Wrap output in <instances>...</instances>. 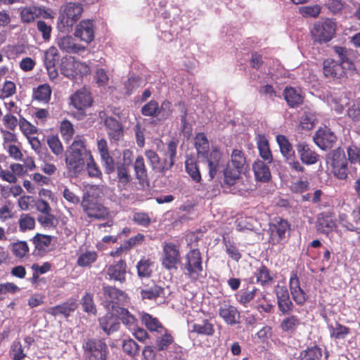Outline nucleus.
<instances>
[{
	"label": "nucleus",
	"mask_w": 360,
	"mask_h": 360,
	"mask_svg": "<svg viewBox=\"0 0 360 360\" xmlns=\"http://www.w3.org/2000/svg\"><path fill=\"white\" fill-rule=\"evenodd\" d=\"M115 311L118 319L122 321L124 325L129 330L134 329L136 326V319L127 309L123 307H118Z\"/></svg>",
	"instance_id": "58836bf2"
},
{
	"label": "nucleus",
	"mask_w": 360,
	"mask_h": 360,
	"mask_svg": "<svg viewBox=\"0 0 360 360\" xmlns=\"http://www.w3.org/2000/svg\"><path fill=\"white\" fill-rule=\"evenodd\" d=\"M103 291L102 303L108 311H115L118 307H121L120 304L127 301V295L115 287L103 285Z\"/></svg>",
	"instance_id": "0eeeda50"
},
{
	"label": "nucleus",
	"mask_w": 360,
	"mask_h": 360,
	"mask_svg": "<svg viewBox=\"0 0 360 360\" xmlns=\"http://www.w3.org/2000/svg\"><path fill=\"white\" fill-rule=\"evenodd\" d=\"M302 323L301 319L296 315H288L281 322L280 327L283 332L293 333Z\"/></svg>",
	"instance_id": "473e14b6"
},
{
	"label": "nucleus",
	"mask_w": 360,
	"mask_h": 360,
	"mask_svg": "<svg viewBox=\"0 0 360 360\" xmlns=\"http://www.w3.org/2000/svg\"><path fill=\"white\" fill-rule=\"evenodd\" d=\"M134 169L136 178L140 184H143L148 179V172L145 165L144 159L141 155H139L134 162Z\"/></svg>",
	"instance_id": "f704fd0d"
},
{
	"label": "nucleus",
	"mask_w": 360,
	"mask_h": 360,
	"mask_svg": "<svg viewBox=\"0 0 360 360\" xmlns=\"http://www.w3.org/2000/svg\"><path fill=\"white\" fill-rule=\"evenodd\" d=\"M20 20L24 23H30L40 17V7L36 6H29L20 7L19 8Z\"/></svg>",
	"instance_id": "c756f323"
},
{
	"label": "nucleus",
	"mask_w": 360,
	"mask_h": 360,
	"mask_svg": "<svg viewBox=\"0 0 360 360\" xmlns=\"http://www.w3.org/2000/svg\"><path fill=\"white\" fill-rule=\"evenodd\" d=\"M51 89L47 84L38 86L33 91V98L43 103H47L50 101Z\"/></svg>",
	"instance_id": "e433bc0d"
},
{
	"label": "nucleus",
	"mask_w": 360,
	"mask_h": 360,
	"mask_svg": "<svg viewBox=\"0 0 360 360\" xmlns=\"http://www.w3.org/2000/svg\"><path fill=\"white\" fill-rule=\"evenodd\" d=\"M158 117L160 120L167 119L172 113V104L170 101L165 100L159 106Z\"/></svg>",
	"instance_id": "e2e57ef3"
},
{
	"label": "nucleus",
	"mask_w": 360,
	"mask_h": 360,
	"mask_svg": "<svg viewBox=\"0 0 360 360\" xmlns=\"http://www.w3.org/2000/svg\"><path fill=\"white\" fill-rule=\"evenodd\" d=\"M38 221L44 228H51L56 226L57 219L51 212L41 214L38 216Z\"/></svg>",
	"instance_id": "680f3d73"
},
{
	"label": "nucleus",
	"mask_w": 360,
	"mask_h": 360,
	"mask_svg": "<svg viewBox=\"0 0 360 360\" xmlns=\"http://www.w3.org/2000/svg\"><path fill=\"white\" fill-rule=\"evenodd\" d=\"M97 257L96 251H86L78 256L77 264L81 267H88L96 261Z\"/></svg>",
	"instance_id": "37998d69"
},
{
	"label": "nucleus",
	"mask_w": 360,
	"mask_h": 360,
	"mask_svg": "<svg viewBox=\"0 0 360 360\" xmlns=\"http://www.w3.org/2000/svg\"><path fill=\"white\" fill-rule=\"evenodd\" d=\"M127 264L124 260L120 259L117 262L110 265L107 269V274L109 279L120 283H124L126 280Z\"/></svg>",
	"instance_id": "412c9836"
},
{
	"label": "nucleus",
	"mask_w": 360,
	"mask_h": 360,
	"mask_svg": "<svg viewBox=\"0 0 360 360\" xmlns=\"http://www.w3.org/2000/svg\"><path fill=\"white\" fill-rule=\"evenodd\" d=\"M164 289L157 285L153 284L150 287H147L141 290L140 294L143 300H155L163 294Z\"/></svg>",
	"instance_id": "de8ad7c7"
},
{
	"label": "nucleus",
	"mask_w": 360,
	"mask_h": 360,
	"mask_svg": "<svg viewBox=\"0 0 360 360\" xmlns=\"http://www.w3.org/2000/svg\"><path fill=\"white\" fill-rule=\"evenodd\" d=\"M104 123L110 141H118L123 135V127L122 124L112 117H106Z\"/></svg>",
	"instance_id": "b1692460"
},
{
	"label": "nucleus",
	"mask_w": 360,
	"mask_h": 360,
	"mask_svg": "<svg viewBox=\"0 0 360 360\" xmlns=\"http://www.w3.org/2000/svg\"><path fill=\"white\" fill-rule=\"evenodd\" d=\"M99 324L108 335L117 331L120 328V322L116 311H108L104 316L99 319Z\"/></svg>",
	"instance_id": "aec40b11"
},
{
	"label": "nucleus",
	"mask_w": 360,
	"mask_h": 360,
	"mask_svg": "<svg viewBox=\"0 0 360 360\" xmlns=\"http://www.w3.org/2000/svg\"><path fill=\"white\" fill-rule=\"evenodd\" d=\"M86 170L89 176L91 177L100 178L102 175V173L96 165L92 155H91L86 160Z\"/></svg>",
	"instance_id": "69168bd1"
},
{
	"label": "nucleus",
	"mask_w": 360,
	"mask_h": 360,
	"mask_svg": "<svg viewBox=\"0 0 360 360\" xmlns=\"http://www.w3.org/2000/svg\"><path fill=\"white\" fill-rule=\"evenodd\" d=\"M77 306L75 299H70L61 304L49 308L47 312L53 316L62 315L67 318L77 308Z\"/></svg>",
	"instance_id": "5701e85b"
},
{
	"label": "nucleus",
	"mask_w": 360,
	"mask_h": 360,
	"mask_svg": "<svg viewBox=\"0 0 360 360\" xmlns=\"http://www.w3.org/2000/svg\"><path fill=\"white\" fill-rule=\"evenodd\" d=\"M321 7L318 5H309L299 8L300 13L304 18H317L321 13Z\"/></svg>",
	"instance_id": "6e6d98bb"
},
{
	"label": "nucleus",
	"mask_w": 360,
	"mask_h": 360,
	"mask_svg": "<svg viewBox=\"0 0 360 360\" xmlns=\"http://www.w3.org/2000/svg\"><path fill=\"white\" fill-rule=\"evenodd\" d=\"M56 44L60 49L66 53H78L84 48L75 43V39L70 35H58L56 40Z\"/></svg>",
	"instance_id": "4be33fe9"
},
{
	"label": "nucleus",
	"mask_w": 360,
	"mask_h": 360,
	"mask_svg": "<svg viewBox=\"0 0 360 360\" xmlns=\"http://www.w3.org/2000/svg\"><path fill=\"white\" fill-rule=\"evenodd\" d=\"M191 333L198 335L212 336L214 335V325L207 319H204L199 323H193L191 326Z\"/></svg>",
	"instance_id": "72a5a7b5"
},
{
	"label": "nucleus",
	"mask_w": 360,
	"mask_h": 360,
	"mask_svg": "<svg viewBox=\"0 0 360 360\" xmlns=\"http://www.w3.org/2000/svg\"><path fill=\"white\" fill-rule=\"evenodd\" d=\"M270 229L271 236H276L278 240H281L285 238V235L290 229V224L286 220L278 218L274 224H271Z\"/></svg>",
	"instance_id": "2f4dec72"
},
{
	"label": "nucleus",
	"mask_w": 360,
	"mask_h": 360,
	"mask_svg": "<svg viewBox=\"0 0 360 360\" xmlns=\"http://www.w3.org/2000/svg\"><path fill=\"white\" fill-rule=\"evenodd\" d=\"M83 212L88 217L97 219H105L110 216V212L107 207L96 200L89 193H85L81 202Z\"/></svg>",
	"instance_id": "423d86ee"
},
{
	"label": "nucleus",
	"mask_w": 360,
	"mask_h": 360,
	"mask_svg": "<svg viewBox=\"0 0 360 360\" xmlns=\"http://www.w3.org/2000/svg\"><path fill=\"white\" fill-rule=\"evenodd\" d=\"M257 281L262 285H266L271 283L274 279L273 275L264 266H261L256 273Z\"/></svg>",
	"instance_id": "864d4df0"
},
{
	"label": "nucleus",
	"mask_w": 360,
	"mask_h": 360,
	"mask_svg": "<svg viewBox=\"0 0 360 360\" xmlns=\"http://www.w3.org/2000/svg\"><path fill=\"white\" fill-rule=\"evenodd\" d=\"M283 96L288 105L291 108L297 106L303 101V96L301 94L300 90L291 86L285 87Z\"/></svg>",
	"instance_id": "c85d7f7f"
},
{
	"label": "nucleus",
	"mask_w": 360,
	"mask_h": 360,
	"mask_svg": "<svg viewBox=\"0 0 360 360\" xmlns=\"http://www.w3.org/2000/svg\"><path fill=\"white\" fill-rule=\"evenodd\" d=\"M316 144L321 149L330 147L331 144L336 141V136L331 130L325 127L320 128L314 137Z\"/></svg>",
	"instance_id": "6ab92c4d"
},
{
	"label": "nucleus",
	"mask_w": 360,
	"mask_h": 360,
	"mask_svg": "<svg viewBox=\"0 0 360 360\" xmlns=\"http://www.w3.org/2000/svg\"><path fill=\"white\" fill-rule=\"evenodd\" d=\"M257 144L260 157L267 161L268 163H271L273 160V157L267 139L264 136H259Z\"/></svg>",
	"instance_id": "4c0bfd02"
},
{
	"label": "nucleus",
	"mask_w": 360,
	"mask_h": 360,
	"mask_svg": "<svg viewBox=\"0 0 360 360\" xmlns=\"http://www.w3.org/2000/svg\"><path fill=\"white\" fill-rule=\"evenodd\" d=\"M19 127L22 133L25 134V135L34 134H36L37 131V127L32 124L22 117H20Z\"/></svg>",
	"instance_id": "774afa93"
},
{
	"label": "nucleus",
	"mask_w": 360,
	"mask_h": 360,
	"mask_svg": "<svg viewBox=\"0 0 360 360\" xmlns=\"http://www.w3.org/2000/svg\"><path fill=\"white\" fill-rule=\"evenodd\" d=\"M195 148L198 154L202 157L207 156L209 168V176L214 179L218 174L224 175V184L231 186L240 179L241 174L247 169V159L245 153L238 148L231 150L229 153V159L225 164L221 162V154L214 148L207 155L209 142L204 133H198L195 138Z\"/></svg>",
	"instance_id": "f257e3e1"
},
{
	"label": "nucleus",
	"mask_w": 360,
	"mask_h": 360,
	"mask_svg": "<svg viewBox=\"0 0 360 360\" xmlns=\"http://www.w3.org/2000/svg\"><path fill=\"white\" fill-rule=\"evenodd\" d=\"M83 8L79 3L69 2L61 8L59 20L63 27L72 26L81 16Z\"/></svg>",
	"instance_id": "9b49d317"
},
{
	"label": "nucleus",
	"mask_w": 360,
	"mask_h": 360,
	"mask_svg": "<svg viewBox=\"0 0 360 360\" xmlns=\"http://www.w3.org/2000/svg\"><path fill=\"white\" fill-rule=\"evenodd\" d=\"M335 27L336 25L334 20L327 18L314 24L311 30V34L317 41H329L335 34Z\"/></svg>",
	"instance_id": "1a4fd4ad"
},
{
	"label": "nucleus",
	"mask_w": 360,
	"mask_h": 360,
	"mask_svg": "<svg viewBox=\"0 0 360 360\" xmlns=\"http://www.w3.org/2000/svg\"><path fill=\"white\" fill-rule=\"evenodd\" d=\"M10 250L12 254L18 258L25 257L29 252V246L26 241L19 240L11 243Z\"/></svg>",
	"instance_id": "a18cd8bd"
},
{
	"label": "nucleus",
	"mask_w": 360,
	"mask_h": 360,
	"mask_svg": "<svg viewBox=\"0 0 360 360\" xmlns=\"http://www.w3.org/2000/svg\"><path fill=\"white\" fill-rule=\"evenodd\" d=\"M141 320L142 323L149 331L155 333L156 334L165 332V328L157 318L153 317L152 315L147 313H143L141 315Z\"/></svg>",
	"instance_id": "cd10ccee"
},
{
	"label": "nucleus",
	"mask_w": 360,
	"mask_h": 360,
	"mask_svg": "<svg viewBox=\"0 0 360 360\" xmlns=\"http://www.w3.org/2000/svg\"><path fill=\"white\" fill-rule=\"evenodd\" d=\"M276 141L279 146L280 151L285 159H290L294 156L295 151L292 144L290 143L287 137L284 135H278Z\"/></svg>",
	"instance_id": "c9c22d12"
},
{
	"label": "nucleus",
	"mask_w": 360,
	"mask_h": 360,
	"mask_svg": "<svg viewBox=\"0 0 360 360\" xmlns=\"http://www.w3.org/2000/svg\"><path fill=\"white\" fill-rule=\"evenodd\" d=\"M91 155L86 148L84 140L77 136L65 152V163L69 171L75 174L79 172L85 165V161Z\"/></svg>",
	"instance_id": "f03ea898"
},
{
	"label": "nucleus",
	"mask_w": 360,
	"mask_h": 360,
	"mask_svg": "<svg viewBox=\"0 0 360 360\" xmlns=\"http://www.w3.org/2000/svg\"><path fill=\"white\" fill-rule=\"evenodd\" d=\"M219 316L228 325L233 326L240 322V312L229 301L224 300L219 304Z\"/></svg>",
	"instance_id": "ddd939ff"
},
{
	"label": "nucleus",
	"mask_w": 360,
	"mask_h": 360,
	"mask_svg": "<svg viewBox=\"0 0 360 360\" xmlns=\"http://www.w3.org/2000/svg\"><path fill=\"white\" fill-rule=\"evenodd\" d=\"M81 304L85 312L93 314H96V308L94 302L93 294L86 292L82 298Z\"/></svg>",
	"instance_id": "5fc2aeb1"
},
{
	"label": "nucleus",
	"mask_w": 360,
	"mask_h": 360,
	"mask_svg": "<svg viewBox=\"0 0 360 360\" xmlns=\"http://www.w3.org/2000/svg\"><path fill=\"white\" fill-rule=\"evenodd\" d=\"M19 229L21 232H25L34 229L35 219L28 214H22L18 219Z\"/></svg>",
	"instance_id": "3c124183"
},
{
	"label": "nucleus",
	"mask_w": 360,
	"mask_h": 360,
	"mask_svg": "<svg viewBox=\"0 0 360 360\" xmlns=\"http://www.w3.org/2000/svg\"><path fill=\"white\" fill-rule=\"evenodd\" d=\"M184 263V274L192 281L203 277V266L201 253L198 249L190 250L185 256Z\"/></svg>",
	"instance_id": "39448f33"
},
{
	"label": "nucleus",
	"mask_w": 360,
	"mask_h": 360,
	"mask_svg": "<svg viewBox=\"0 0 360 360\" xmlns=\"http://www.w3.org/2000/svg\"><path fill=\"white\" fill-rule=\"evenodd\" d=\"M153 262L143 258L136 264L138 276L140 278H148L151 276L153 271Z\"/></svg>",
	"instance_id": "49530a36"
},
{
	"label": "nucleus",
	"mask_w": 360,
	"mask_h": 360,
	"mask_svg": "<svg viewBox=\"0 0 360 360\" xmlns=\"http://www.w3.org/2000/svg\"><path fill=\"white\" fill-rule=\"evenodd\" d=\"M258 293V290L255 287H252V288H247L240 290L236 295V300L243 305L246 307L248 303L250 302Z\"/></svg>",
	"instance_id": "ea45409f"
},
{
	"label": "nucleus",
	"mask_w": 360,
	"mask_h": 360,
	"mask_svg": "<svg viewBox=\"0 0 360 360\" xmlns=\"http://www.w3.org/2000/svg\"><path fill=\"white\" fill-rule=\"evenodd\" d=\"M335 52L338 55V60L327 59L323 62V73L328 77H340L345 70L353 68V63L347 56V51L342 47H336Z\"/></svg>",
	"instance_id": "20e7f679"
},
{
	"label": "nucleus",
	"mask_w": 360,
	"mask_h": 360,
	"mask_svg": "<svg viewBox=\"0 0 360 360\" xmlns=\"http://www.w3.org/2000/svg\"><path fill=\"white\" fill-rule=\"evenodd\" d=\"M335 226V222L330 214L324 213L319 214L316 225L318 232L328 234L333 231Z\"/></svg>",
	"instance_id": "a878e982"
},
{
	"label": "nucleus",
	"mask_w": 360,
	"mask_h": 360,
	"mask_svg": "<svg viewBox=\"0 0 360 360\" xmlns=\"http://www.w3.org/2000/svg\"><path fill=\"white\" fill-rule=\"evenodd\" d=\"M47 143L52 153L56 156H61L63 155V147L58 136H48Z\"/></svg>",
	"instance_id": "4d7b16f0"
},
{
	"label": "nucleus",
	"mask_w": 360,
	"mask_h": 360,
	"mask_svg": "<svg viewBox=\"0 0 360 360\" xmlns=\"http://www.w3.org/2000/svg\"><path fill=\"white\" fill-rule=\"evenodd\" d=\"M31 242L34 246L33 255L35 256H44L53 248V237L49 235L37 233Z\"/></svg>",
	"instance_id": "4468645a"
},
{
	"label": "nucleus",
	"mask_w": 360,
	"mask_h": 360,
	"mask_svg": "<svg viewBox=\"0 0 360 360\" xmlns=\"http://www.w3.org/2000/svg\"><path fill=\"white\" fill-rule=\"evenodd\" d=\"M92 101V97L86 89L78 90L70 96V104L79 111L90 107Z\"/></svg>",
	"instance_id": "f3484780"
},
{
	"label": "nucleus",
	"mask_w": 360,
	"mask_h": 360,
	"mask_svg": "<svg viewBox=\"0 0 360 360\" xmlns=\"http://www.w3.org/2000/svg\"><path fill=\"white\" fill-rule=\"evenodd\" d=\"M328 329L330 338L338 340L345 339L350 332L349 328L342 326L339 323H335L334 325H329Z\"/></svg>",
	"instance_id": "79ce46f5"
},
{
	"label": "nucleus",
	"mask_w": 360,
	"mask_h": 360,
	"mask_svg": "<svg viewBox=\"0 0 360 360\" xmlns=\"http://www.w3.org/2000/svg\"><path fill=\"white\" fill-rule=\"evenodd\" d=\"M159 105L155 101H150L141 108V113L144 116L158 117Z\"/></svg>",
	"instance_id": "bf43d9fd"
},
{
	"label": "nucleus",
	"mask_w": 360,
	"mask_h": 360,
	"mask_svg": "<svg viewBox=\"0 0 360 360\" xmlns=\"http://www.w3.org/2000/svg\"><path fill=\"white\" fill-rule=\"evenodd\" d=\"M12 360H22L26 354L24 352L21 343L19 341H14L11 349Z\"/></svg>",
	"instance_id": "0e129e2a"
},
{
	"label": "nucleus",
	"mask_w": 360,
	"mask_h": 360,
	"mask_svg": "<svg viewBox=\"0 0 360 360\" xmlns=\"http://www.w3.org/2000/svg\"><path fill=\"white\" fill-rule=\"evenodd\" d=\"M321 349L317 346L309 347L300 354V360H321Z\"/></svg>",
	"instance_id": "8fccbe9b"
},
{
	"label": "nucleus",
	"mask_w": 360,
	"mask_h": 360,
	"mask_svg": "<svg viewBox=\"0 0 360 360\" xmlns=\"http://www.w3.org/2000/svg\"><path fill=\"white\" fill-rule=\"evenodd\" d=\"M89 69L86 65L76 60L73 57H65L60 64L62 74L68 78H74L78 75H84Z\"/></svg>",
	"instance_id": "9d476101"
},
{
	"label": "nucleus",
	"mask_w": 360,
	"mask_h": 360,
	"mask_svg": "<svg viewBox=\"0 0 360 360\" xmlns=\"http://www.w3.org/2000/svg\"><path fill=\"white\" fill-rule=\"evenodd\" d=\"M117 175L118 190L120 192L127 190L131 180L128 167L125 165H117Z\"/></svg>",
	"instance_id": "7c9ffc66"
},
{
	"label": "nucleus",
	"mask_w": 360,
	"mask_h": 360,
	"mask_svg": "<svg viewBox=\"0 0 360 360\" xmlns=\"http://www.w3.org/2000/svg\"><path fill=\"white\" fill-rule=\"evenodd\" d=\"M317 122L316 113L313 111H305L301 116L300 126L303 129L310 130Z\"/></svg>",
	"instance_id": "c03bdc74"
},
{
	"label": "nucleus",
	"mask_w": 360,
	"mask_h": 360,
	"mask_svg": "<svg viewBox=\"0 0 360 360\" xmlns=\"http://www.w3.org/2000/svg\"><path fill=\"white\" fill-rule=\"evenodd\" d=\"M186 171L191 179L198 183L201 180V175L195 160L193 158H188L185 162Z\"/></svg>",
	"instance_id": "a19ab883"
},
{
	"label": "nucleus",
	"mask_w": 360,
	"mask_h": 360,
	"mask_svg": "<svg viewBox=\"0 0 360 360\" xmlns=\"http://www.w3.org/2000/svg\"><path fill=\"white\" fill-rule=\"evenodd\" d=\"M84 354L89 360H106L108 348L106 343L99 339H89L83 344Z\"/></svg>",
	"instance_id": "6e6552de"
},
{
	"label": "nucleus",
	"mask_w": 360,
	"mask_h": 360,
	"mask_svg": "<svg viewBox=\"0 0 360 360\" xmlns=\"http://www.w3.org/2000/svg\"><path fill=\"white\" fill-rule=\"evenodd\" d=\"M326 102L331 110L340 114L349 103V97L344 92L333 93L326 97Z\"/></svg>",
	"instance_id": "a211bd4d"
},
{
	"label": "nucleus",
	"mask_w": 360,
	"mask_h": 360,
	"mask_svg": "<svg viewBox=\"0 0 360 360\" xmlns=\"http://www.w3.org/2000/svg\"><path fill=\"white\" fill-rule=\"evenodd\" d=\"M300 160L306 165L315 164L318 160L317 154L305 143H299L296 146Z\"/></svg>",
	"instance_id": "393cba45"
},
{
	"label": "nucleus",
	"mask_w": 360,
	"mask_h": 360,
	"mask_svg": "<svg viewBox=\"0 0 360 360\" xmlns=\"http://www.w3.org/2000/svg\"><path fill=\"white\" fill-rule=\"evenodd\" d=\"M156 346L159 351L166 349L173 342L172 336L165 328V332L156 334Z\"/></svg>",
	"instance_id": "09e8293b"
},
{
	"label": "nucleus",
	"mask_w": 360,
	"mask_h": 360,
	"mask_svg": "<svg viewBox=\"0 0 360 360\" xmlns=\"http://www.w3.org/2000/svg\"><path fill=\"white\" fill-rule=\"evenodd\" d=\"M95 25L93 20H82L75 27V36L80 41L89 44L94 39Z\"/></svg>",
	"instance_id": "2eb2a0df"
},
{
	"label": "nucleus",
	"mask_w": 360,
	"mask_h": 360,
	"mask_svg": "<svg viewBox=\"0 0 360 360\" xmlns=\"http://www.w3.org/2000/svg\"><path fill=\"white\" fill-rule=\"evenodd\" d=\"M44 64L45 65H53L58 61L59 56L58 49L55 46H51L44 51Z\"/></svg>",
	"instance_id": "052dcab7"
},
{
	"label": "nucleus",
	"mask_w": 360,
	"mask_h": 360,
	"mask_svg": "<svg viewBox=\"0 0 360 360\" xmlns=\"http://www.w3.org/2000/svg\"><path fill=\"white\" fill-rule=\"evenodd\" d=\"M252 169L257 181L267 182L271 179L269 166L263 161L257 160L252 165Z\"/></svg>",
	"instance_id": "bb28decb"
},
{
	"label": "nucleus",
	"mask_w": 360,
	"mask_h": 360,
	"mask_svg": "<svg viewBox=\"0 0 360 360\" xmlns=\"http://www.w3.org/2000/svg\"><path fill=\"white\" fill-rule=\"evenodd\" d=\"M275 292L279 311L283 314H287L292 311L294 304L290 298L287 288L285 286L277 285Z\"/></svg>",
	"instance_id": "dca6fc26"
},
{
	"label": "nucleus",
	"mask_w": 360,
	"mask_h": 360,
	"mask_svg": "<svg viewBox=\"0 0 360 360\" xmlns=\"http://www.w3.org/2000/svg\"><path fill=\"white\" fill-rule=\"evenodd\" d=\"M60 131L65 141H69L72 138L75 132L72 124L67 120H64L61 122Z\"/></svg>",
	"instance_id": "13d9d810"
},
{
	"label": "nucleus",
	"mask_w": 360,
	"mask_h": 360,
	"mask_svg": "<svg viewBox=\"0 0 360 360\" xmlns=\"http://www.w3.org/2000/svg\"><path fill=\"white\" fill-rule=\"evenodd\" d=\"M179 262L180 253L177 246L172 243H165L162 257V266L168 270L177 269Z\"/></svg>",
	"instance_id": "f8f14e48"
},
{
	"label": "nucleus",
	"mask_w": 360,
	"mask_h": 360,
	"mask_svg": "<svg viewBox=\"0 0 360 360\" xmlns=\"http://www.w3.org/2000/svg\"><path fill=\"white\" fill-rule=\"evenodd\" d=\"M176 148L177 143L171 141L167 144V149L163 153L164 158L162 160L152 150H146L145 155L153 170L165 174L174 165Z\"/></svg>",
	"instance_id": "7ed1b4c3"
},
{
	"label": "nucleus",
	"mask_w": 360,
	"mask_h": 360,
	"mask_svg": "<svg viewBox=\"0 0 360 360\" xmlns=\"http://www.w3.org/2000/svg\"><path fill=\"white\" fill-rule=\"evenodd\" d=\"M16 93V85L11 80H6L0 84V98L5 99L13 96Z\"/></svg>",
	"instance_id": "603ef678"
},
{
	"label": "nucleus",
	"mask_w": 360,
	"mask_h": 360,
	"mask_svg": "<svg viewBox=\"0 0 360 360\" xmlns=\"http://www.w3.org/2000/svg\"><path fill=\"white\" fill-rule=\"evenodd\" d=\"M100 156L105 172L107 174L112 173L115 169V162L109 152L101 154Z\"/></svg>",
	"instance_id": "338daca9"
}]
</instances>
